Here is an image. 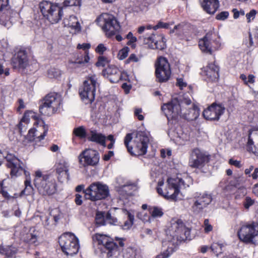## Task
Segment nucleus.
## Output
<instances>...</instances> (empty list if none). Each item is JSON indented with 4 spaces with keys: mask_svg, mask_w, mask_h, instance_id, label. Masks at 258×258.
<instances>
[{
    "mask_svg": "<svg viewBox=\"0 0 258 258\" xmlns=\"http://www.w3.org/2000/svg\"><path fill=\"white\" fill-rule=\"evenodd\" d=\"M209 160L208 155L199 149H195L190 154L189 165L192 168H201L204 166Z\"/></svg>",
    "mask_w": 258,
    "mask_h": 258,
    "instance_id": "obj_18",
    "label": "nucleus"
},
{
    "mask_svg": "<svg viewBox=\"0 0 258 258\" xmlns=\"http://www.w3.org/2000/svg\"><path fill=\"white\" fill-rule=\"evenodd\" d=\"M95 221L98 226L104 225L106 222L115 225L117 222V219L112 217L110 213L99 212L96 213Z\"/></svg>",
    "mask_w": 258,
    "mask_h": 258,
    "instance_id": "obj_25",
    "label": "nucleus"
},
{
    "mask_svg": "<svg viewBox=\"0 0 258 258\" xmlns=\"http://www.w3.org/2000/svg\"><path fill=\"white\" fill-rule=\"evenodd\" d=\"M84 192L87 199L96 201L107 198L109 190L107 185L100 182H95L91 184Z\"/></svg>",
    "mask_w": 258,
    "mask_h": 258,
    "instance_id": "obj_8",
    "label": "nucleus"
},
{
    "mask_svg": "<svg viewBox=\"0 0 258 258\" xmlns=\"http://www.w3.org/2000/svg\"><path fill=\"white\" fill-rule=\"evenodd\" d=\"M25 189L22 191L21 195H29L32 191V187L31 185V182L30 180L27 179L25 181Z\"/></svg>",
    "mask_w": 258,
    "mask_h": 258,
    "instance_id": "obj_42",
    "label": "nucleus"
},
{
    "mask_svg": "<svg viewBox=\"0 0 258 258\" xmlns=\"http://www.w3.org/2000/svg\"><path fill=\"white\" fill-rule=\"evenodd\" d=\"M207 79L212 82H216L219 78V68L214 63H210L205 70Z\"/></svg>",
    "mask_w": 258,
    "mask_h": 258,
    "instance_id": "obj_27",
    "label": "nucleus"
},
{
    "mask_svg": "<svg viewBox=\"0 0 258 258\" xmlns=\"http://www.w3.org/2000/svg\"><path fill=\"white\" fill-rule=\"evenodd\" d=\"M176 84L181 89L186 86V83L183 81V80L182 78H178L177 79Z\"/></svg>",
    "mask_w": 258,
    "mask_h": 258,
    "instance_id": "obj_62",
    "label": "nucleus"
},
{
    "mask_svg": "<svg viewBox=\"0 0 258 258\" xmlns=\"http://www.w3.org/2000/svg\"><path fill=\"white\" fill-rule=\"evenodd\" d=\"M22 119L26 124H28L31 119L34 121V125L44 124L43 120L40 119L37 114L32 111H26Z\"/></svg>",
    "mask_w": 258,
    "mask_h": 258,
    "instance_id": "obj_31",
    "label": "nucleus"
},
{
    "mask_svg": "<svg viewBox=\"0 0 258 258\" xmlns=\"http://www.w3.org/2000/svg\"><path fill=\"white\" fill-rule=\"evenodd\" d=\"M212 251L215 253L217 256L222 253V244L218 243H213L211 247Z\"/></svg>",
    "mask_w": 258,
    "mask_h": 258,
    "instance_id": "obj_41",
    "label": "nucleus"
},
{
    "mask_svg": "<svg viewBox=\"0 0 258 258\" xmlns=\"http://www.w3.org/2000/svg\"><path fill=\"white\" fill-rule=\"evenodd\" d=\"M81 0H65L63 4L64 7L80 6Z\"/></svg>",
    "mask_w": 258,
    "mask_h": 258,
    "instance_id": "obj_44",
    "label": "nucleus"
},
{
    "mask_svg": "<svg viewBox=\"0 0 258 258\" xmlns=\"http://www.w3.org/2000/svg\"><path fill=\"white\" fill-rule=\"evenodd\" d=\"M229 16V13L227 11H224L220 13L216 16V19L219 20H225Z\"/></svg>",
    "mask_w": 258,
    "mask_h": 258,
    "instance_id": "obj_53",
    "label": "nucleus"
},
{
    "mask_svg": "<svg viewBox=\"0 0 258 258\" xmlns=\"http://www.w3.org/2000/svg\"><path fill=\"white\" fill-rule=\"evenodd\" d=\"M104 246L108 250L107 252L108 256H112L116 254L117 251V246L114 242L110 241L109 239L107 243Z\"/></svg>",
    "mask_w": 258,
    "mask_h": 258,
    "instance_id": "obj_35",
    "label": "nucleus"
},
{
    "mask_svg": "<svg viewBox=\"0 0 258 258\" xmlns=\"http://www.w3.org/2000/svg\"><path fill=\"white\" fill-rule=\"evenodd\" d=\"M232 12L233 13V17L234 19H237L240 15L244 16L245 15L244 11L243 10L238 11L236 9H233Z\"/></svg>",
    "mask_w": 258,
    "mask_h": 258,
    "instance_id": "obj_56",
    "label": "nucleus"
},
{
    "mask_svg": "<svg viewBox=\"0 0 258 258\" xmlns=\"http://www.w3.org/2000/svg\"><path fill=\"white\" fill-rule=\"evenodd\" d=\"M153 28L150 25L142 26L138 28V33L141 35L138 37V41L144 44H147L152 49H158L162 50L165 47L164 38L162 36H158L156 37L154 33L148 34L144 32L146 30Z\"/></svg>",
    "mask_w": 258,
    "mask_h": 258,
    "instance_id": "obj_3",
    "label": "nucleus"
},
{
    "mask_svg": "<svg viewBox=\"0 0 258 258\" xmlns=\"http://www.w3.org/2000/svg\"><path fill=\"white\" fill-rule=\"evenodd\" d=\"M128 55V48H124L120 50L118 54V57L119 59L122 60L127 57Z\"/></svg>",
    "mask_w": 258,
    "mask_h": 258,
    "instance_id": "obj_49",
    "label": "nucleus"
},
{
    "mask_svg": "<svg viewBox=\"0 0 258 258\" xmlns=\"http://www.w3.org/2000/svg\"><path fill=\"white\" fill-rule=\"evenodd\" d=\"M142 112V110L141 108H135L134 114L136 116H137L139 120H143L144 118V117L141 113Z\"/></svg>",
    "mask_w": 258,
    "mask_h": 258,
    "instance_id": "obj_58",
    "label": "nucleus"
},
{
    "mask_svg": "<svg viewBox=\"0 0 258 258\" xmlns=\"http://www.w3.org/2000/svg\"><path fill=\"white\" fill-rule=\"evenodd\" d=\"M166 234L170 240L182 241L186 240L190 235V230L186 228L182 221L178 219H172L166 230Z\"/></svg>",
    "mask_w": 258,
    "mask_h": 258,
    "instance_id": "obj_4",
    "label": "nucleus"
},
{
    "mask_svg": "<svg viewBox=\"0 0 258 258\" xmlns=\"http://www.w3.org/2000/svg\"><path fill=\"white\" fill-rule=\"evenodd\" d=\"M96 52L102 54L104 51L106 50V48L104 44L101 43L99 44L95 49Z\"/></svg>",
    "mask_w": 258,
    "mask_h": 258,
    "instance_id": "obj_59",
    "label": "nucleus"
},
{
    "mask_svg": "<svg viewBox=\"0 0 258 258\" xmlns=\"http://www.w3.org/2000/svg\"><path fill=\"white\" fill-rule=\"evenodd\" d=\"M254 203V200L251 199L249 197H246L245 198L244 201L243 202V205L244 208L246 209H248L250 206L253 205Z\"/></svg>",
    "mask_w": 258,
    "mask_h": 258,
    "instance_id": "obj_48",
    "label": "nucleus"
},
{
    "mask_svg": "<svg viewBox=\"0 0 258 258\" xmlns=\"http://www.w3.org/2000/svg\"><path fill=\"white\" fill-rule=\"evenodd\" d=\"M91 45L90 43H84L83 44H78L77 45V49H83L85 51V54L83 56L79 57L74 62L75 63L78 64H85L88 63L89 61L90 57L89 56V49L90 48Z\"/></svg>",
    "mask_w": 258,
    "mask_h": 258,
    "instance_id": "obj_28",
    "label": "nucleus"
},
{
    "mask_svg": "<svg viewBox=\"0 0 258 258\" xmlns=\"http://www.w3.org/2000/svg\"><path fill=\"white\" fill-rule=\"evenodd\" d=\"M173 252L172 247H168L165 251L156 256V258H168Z\"/></svg>",
    "mask_w": 258,
    "mask_h": 258,
    "instance_id": "obj_43",
    "label": "nucleus"
},
{
    "mask_svg": "<svg viewBox=\"0 0 258 258\" xmlns=\"http://www.w3.org/2000/svg\"><path fill=\"white\" fill-rule=\"evenodd\" d=\"M229 163L238 168H240L241 166L240 162L239 161L235 160L233 159H230L229 160Z\"/></svg>",
    "mask_w": 258,
    "mask_h": 258,
    "instance_id": "obj_61",
    "label": "nucleus"
},
{
    "mask_svg": "<svg viewBox=\"0 0 258 258\" xmlns=\"http://www.w3.org/2000/svg\"><path fill=\"white\" fill-rule=\"evenodd\" d=\"M182 112L180 116L188 121L196 120L199 116V109L191 103L190 99L184 98L181 101Z\"/></svg>",
    "mask_w": 258,
    "mask_h": 258,
    "instance_id": "obj_15",
    "label": "nucleus"
},
{
    "mask_svg": "<svg viewBox=\"0 0 258 258\" xmlns=\"http://www.w3.org/2000/svg\"><path fill=\"white\" fill-rule=\"evenodd\" d=\"M149 139L142 132L127 134L124 144L127 151L132 155L140 156L147 153Z\"/></svg>",
    "mask_w": 258,
    "mask_h": 258,
    "instance_id": "obj_1",
    "label": "nucleus"
},
{
    "mask_svg": "<svg viewBox=\"0 0 258 258\" xmlns=\"http://www.w3.org/2000/svg\"><path fill=\"white\" fill-rule=\"evenodd\" d=\"M204 10L210 14H213L218 9V0H200Z\"/></svg>",
    "mask_w": 258,
    "mask_h": 258,
    "instance_id": "obj_26",
    "label": "nucleus"
},
{
    "mask_svg": "<svg viewBox=\"0 0 258 258\" xmlns=\"http://www.w3.org/2000/svg\"><path fill=\"white\" fill-rule=\"evenodd\" d=\"M58 174V179L60 182H63L64 180H68L69 178V173L67 171V175H65L63 173Z\"/></svg>",
    "mask_w": 258,
    "mask_h": 258,
    "instance_id": "obj_60",
    "label": "nucleus"
},
{
    "mask_svg": "<svg viewBox=\"0 0 258 258\" xmlns=\"http://www.w3.org/2000/svg\"><path fill=\"white\" fill-rule=\"evenodd\" d=\"M97 83V77L95 75L89 76L80 88L79 94L86 104L91 103L95 99Z\"/></svg>",
    "mask_w": 258,
    "mask_h": 258,
    "instance_id": "obj_7",
    "label": "nucleus"
},
{
    "mask_svg": "<svg viewBox=\"0 0 258 258\" xmlns=\"http://www.w3.org/2000/svg\"><path fill=\"white\" fill-rule=\"evenodd\" d=\"M211 194L204 192L197 194L193 199V204L190 207V211L194 215L201 213L212 202Z\"/></svg>",
    "mask_w": 258,
    "mask_h": 258,
    "instance_id": "obj_14",
    "label": "nucleus"
},
{
    "mask_svg": "<svg viewBox=\"0 0 258 258\" xmlns=\"http://www.w3.org/2000/svg\"><path fill=\"white\" fill-rule=\"evenodd\" d=\"M124 214L127 216V219L121 225V227L124 230L129 229L133 225L134 220V216L125 210H122Z\"/></svg>",
    "mask_w": 258,
    "mask_h": 258,
    "instance_id": "obj_33",
    "label": "nucleus"
},
{
    "mask_svg": "<svg viewBox=\"0 0 258 258\" xmlns=\"http://www.w3.org/2000/svg\"><path fill=\"white\" fill-rule=\"evenodd\" d=\"M12 64L15 69H25L28 64V59L25 50H19L13 57Z\"/></svg>",
    "mask_w": 258,
    "mask_h": 258,
    "instance_id": "obj_23",
    "label": "nucleus"
},
{
    "mask_svg": "<svg viewBox=\"0 0 258 258\" xmlns=\"http://www.w3.org/2000/svg\"><path fill=\"white\" fill-rule=\"evenodd\" d=\"M27 124H26L24 121H22V119L21 120L18 124V128L21 134H22L23 133L26 132L27 128Z\"/></svg>",
    "mask_w": 258,
    "mask_h": 258,
    "instance_id": "obj_52",
    "label": "nucleus"
},
{
    "mask_svg": "<svg viewBox=\"0 0 258 258\" xmlns=\"http://www.w3.org/2000/svg\"><path fill=\"white\" fill-rule=\"evenodd\" d=\"M7 161V166L11 169V175L12 177H17L24 173L26 176L29 175L28 172L24 168L23 163L18 158L8 155L6 157Z\"/></svg>",
    "mask_w": 258,
    "mask_h": 258,
    "instance_id": "obj_19",
    "label": "nucleus"
},
{
    "mask_svg": "<svg viewBox=\"0 0 258 258\" xmlns=\"http://www.w3.org/2000/svg\"><path fill=\"white\" fill-rule=\"evenodd\" d=\"M59 243L62 250L67 255L76 254L79 250V242L78 238L73 234L66 233L59 238Z\"/></svg>",
    "mask_w": 258,
    "mask_h": 258,
    "instance_id": "obj_12",
    "label": "nucleus"
},
{
    "mask_svg": "<svg viewBox=\"0 0 258 258\" xmlns=\"http://www.w3.org/2000/svg\"><path fill=\"white\" fill-rule=\"evenodd\" d=\"M162 109L168 120H176L181 114V101L179 102L177 99L174 98L170 102L164 104Z\"/></svg>",
    "mask_w": 258,
    "mask_h": 258,
    "instance_id": "obj_17",
    "label": "nucleus"
},
{
    "mask_svg": "<svg viewBox=\"0 0 258 258\" xmlns=\"http://www.w3.org/2000/svg\"><path fill=\"white\" fill-rule=\"evenodd\" d=\"M138 59L136 55L134 54H132L128 59L126 60V63H130V62H137Z\"/></svg>",
    "mask_w": 258,
    "mask_h": 258,
    "instance_id": "obj_63",
    "label": "nucleus"
},
{
    "mask_svg": "<svg viewBox=\"0 0 258 258\" xmlns=\"http://www.w3.org/2000/svg\"><path fill=\"white\" fill-rule=\"evenodd\" d=\"M89 141L95 142L103 147H106V137L97 133L96 131H91L88 137Z\"/></svg>",
    "mask_w": 258,
    "mask_h": 258,
    "instance_id": "obj_30",
    "label": "nucleus"
},
{
    "mask_svg": "<svg viewBox=\"0 0 258 258\" xmlns=\"http://www.w3.org/2000/svg\"><path fill=\"white\" fill-rule=\"evenodd\" d=\"M123 258H140V255L136 250L128 248L123 253Z\"/></svg>",
    "mask_w": 258,
    "mask_h": 258,
    "instance_id": "obj_38",
    "label": "nucleus"
},
{
    "mask_svg": "<svg viewBox=\"0 0 258 258\" xmlns=\"http://www.w3.org/2000/svg\"><path fill=\"white\" fill-rule=\"evenodd\" d=\"M213 34L209 32L199 40V46L202 51L211 54L213 51Z\"/></svg>",
    "mask_w": 258,
    "mask_h": 258,
    "instance_id": "obj_24",
    "label": "nucleus"
},
{
    "mask_svg": "<svg viewBox=\"0 0 258 258\" xmlns=\"http://www.w3.org/2000/svg\"><path fill=\"white\" fill-rule=\"evenodd\" d=\"M225 111V107L223 104L215 102L204 110L203 115L207 120L218 121Z\"/></svg>",
    "mask_w": 258,
    "mask_h": 258,
    "instance_id": "obj_16",
    "label": "nucleus"
},
{
    "mask_svg": "<svg viewBox=\"0 0 258 258\" xmlns=\"http://www.w3.org/2000/svg\"><path fill=\"white\" fill-rule=\"evenodd\" d=\"M94 238H95L97 240L99 244L103 245V246L107 243V241L109 239V237L106 235L100 234H96L94 237Z\"/></svg>",
    "mask_w": 258,
    "mask_h": 258,
    "instance_id": "obj_40",
    "label": "nucleus"
},
{
    "mask_svg": "<svg viewBox=\"0 0 258 258\" xmlns=\"http://www.w3.org/2000/svg\"><path fill=\"white\" fill-rule=\"evenodd\" d=\"M239 239L247 244H254L258 238V223L251 222L242 226L238 232Z\"/></svg>",
    "mask_w": 258,
    "mask_h": 258,
    "instance_id": "obj_11",
    "label": "nucleus"
},
{
    "mask_svg": "<svg viewBox=\"0 0 258 258\" xmlns=\"http://www.w3.org/2000/svg\"><path fill=\"white\" fill-rule=\"evenodd\" d=\"M74 133L77 136L80 137L82 138H84L86 136L85 130L82 126H80L75 128L74 131Z\"/></svg>",
    "mask_w": 258,
    "mask_h": 258,
    "instance_id": "obj_46",
    "label": "nucleus"
},
{
    "mask_svg": "<svg viewBox=\"0 0 258 258\" xmlns=\"http://www.w3.org/2000/svg\"><path fill=\"white\" fill-rule=\"evenodd\" d=\"M82 196L79 194L76 195L75 198V203L77 205H81L83 203V201L82 200Z\"/></svg>",
    "mask_w": 258,
    "mask_h": 258,
    "instance_id": "obj_64",
    "label": "nucleus"
},
{
    "mask_svg": "<svg viewBox=\"0 0 258 258\" xmlns=\"http://www.w3.org/2000/svg\"><path fill=\"white\" fill-rule=\"evenodd\" d=\"M204 230L206 233H208L212 231L213 229L212 226L209 224V221L208 219H205L204 222Z\"/></svg>",
    "mask_w": 258,
    "mask_h": 258,
    "instance_id": "obj_54",
    "label": "nucleus"
},
{
    "mask_svg": "<svg viewBox=\"0 0 258 258\" xmlns=\"http://www.w3.org/2000/svg\"><path fill=\"white\" fill-rule=\"evenodd\" d=\"M36 127L30 129L27 135V139L33 141H40L43 140L48 131V126L44 123L37 124Z\"/></svg>",
    "mask_w": 258,
    "mask_h": 258,
    "instance_id": "obj_21",
    "label": "nucleus"
},
{
    "mask_svg": "<svg viewBox=\"0 0 258 258\" xmlns=\"http://www.w3.org/2000/svg\"><path fill=\"white\" fill-rule=\"evenodd\" d=\"M169 24L167 23H164L163 22H159L158 24L153 27V29L155 30L161 28H168Z\"/></svg>",
    "mask_w": 258,
    "mask_h": 258,
    "instance_id": "obj_55",
    "label": "nucleus"
},
{
    "mask_svg": "<svg viewBox=\"0 0 258 258\" xmlns=\"http://www.w3.org/2000/svg\"><path fill=\"white\" fill-rule=\"evenodd\" d=\"M126 38L130 40L127 43V44L128 45L131 44V43H134L138 40L136 37L133 36V34L131 32H130L126 35Z\"/></svg>",
    "mask_w": 258,
    "mask_h": 258,
    "instance_id": "obj_57",
    "label": "nucleus"
},
{
    "mask_svg": "<svg viewBox=\"0 0 258 258\" xmlns=\"http://www.w3.org/2000/svg\"><path fill=\"white\" fill-rule=\"evenodd\" d=\"M150 214L153 218L161 217L163 215L162 209L156 206L150 207L149 208Z\"/></svg>",
    "mask_w": 258,
    "mask_h": 258,
    "instance_id": "obj_37",
    "label": "nucleus"
},
{
    "mask_svg": "<svg viewBox=\"0 0 258 258\" xmlns=\"http://www.w3.org/2000/svg\"><path fill=\"white\" fill-rule=\"evenodd\" d=\"M167 186L163 192L161 187L157 188L159 194L163 196L167 199L173 201L180 200L181 197L178 196L179 194V188H185L184 181L180 177L169 178L167 179Z\"/></svg>",
    "mask_w": 258,
    "mask_h": 258,
    "instance_id": "obj_5",
    "label": "nucleus"
},
{
    "mask_svg": "<svg viewBox=\"0 0 258 258\" xmlns=\"http://www.w3.org/2000/svg\"><path fill=\"white\" fill-rule=\"evenodd\" d=\"M63 23L64 26L70 27L74 30V33L80 32L81 31V26L77 18L75 16H71L69 18L65 19Z\"/></svg>",
    "mask_w": 258,
    "mask_h": 258,
    "instance_id": "obj_29",
    "label": "nucleus"
},
{
    "mask_svg": "<svg viewBox=\"0 0 258 258\" xmlns=\"http://www.w3.org/2000/svg\"><path fill=\"white\" fill-rule=\"evenodd\" d=\"M47 76L51 79H58L61 75V71L55 68H51L47 71Z\"/></svg>",
    "mask_w": 258,
    "mask_h": 258,
    "instance_id": "obj_39",
    "label": "nucleus"
},
{
    "mask_svg": "<svg viewBox=\"0 0 258 258\" xmlns=\"http://www.w3.org/2000/svg\"><path fill=\"white\" fill-rule=\"evenodd\" d=\"M105 77L108 78L111 83H116L119 80H123L126 77V74L121 73L119 69L114 66H108L103 72Z\"/></svg>",
    "mask_w": 258,
    "mask_h": 258,
    "instance_id": "obj_22",
    "label": "nucleus"
},
{
    "mask_svg": "<svg viewBox=\"0 0 258 258\" xmlns=\"http://www.w3.org/2000/svg\"><path fill=\"white\" fill-rule=\"evenodd\" d=\"M171 69L167 59L163 57H160L156 63L155 74L158 82H166L171 76Z\"/></svg>",
    "mask_w": 258,
    "mask_h": 258,
    "instance_id": "obj_13",
    "label": "nucleus"
},
{
    "mask_svg": "<svg viewBox=\"0 0 258 258\" xmlns=\"http://www.w3.org/2000/svg\"><path fill=\"white\" fill-rule=\"evenodd\" d=\"M252 132L249 131V134H248V139L247 142V148L248 149V151L250 152V149H251V148H254V142L253 141V139L252 138Z\"/></svg>",
    "mask_w": 258,
    "mask_h": 258,
    "instance_id": "obj_51",
    "label": "nucleus"
},
{
    "mask_svg": "<svg viewBox=\"0 0 258 258\" xmlns=\"http://www.w3.org/2000/svg\"><path fill=\"white\" fill-rule=\"evenodd\" d=\"M108 63L107 59L103 56H100L98 57V61L96 63L97 67H105Z\"/></svg>",
    "mask_w": 258,
    "mask_h": 258,
    "instance_id": "obj_47",
    "label": "nucleus"
},
{
    "mask_svg": "<svg viewBox=\"0 0 258 258\" xmlns=\"http://www.w3.org/2000/svg\"><path fill=\"white\" fill-rule=\"evenodd\" d=\"M39 8L43 16L52 24L58 23L63 15L62 7L58 4L43 1L39 4Z\"/></svg>",
    "mask_w": 258,
    "mask_h": 258,
    "instance_id": "obj_6",
    "label": "nucleus"
},
{
    "mask_svg": "<svg viewBox=\"0 0 258 258\" xmlns=\"http://www.w3.org/2000/svg\"><path fill=\"white\" fill-rule=\"evenodd\" d=\"M34 183L39 192L43 196H50L56 192V181L51 174H43L41 171H36Z\"/></svg>",
    "mask_w": 258,
    "mask_h": 258,
    "instance_id": "obj_2",
    "label": "nucleus"
},
{
    "mask_svg": "<svg viewBox=\"0 0 258 258\" xmlns=\"http://www.w3.org/2000/svg\"><path fill=\"white\" fill-rule=\"evenodd\" d=\"M256 14V11L255 10H251L249 13L246 14V17L248 23L253 20Z\"/></svg>",
    "mask_w": 258,
    "mask_h": 258,
    "instance_id": "obj_50",
    "label": "nucleus"
},
{
    "mask_svg": "<svg viewBox=\"0 0 258 258\" xmlns=\"http://www.w3.org/2000/svg\"><path fill=\"white\" fill-rule=\"evenodd\" d=\"M99 24L108 37H111L118 33L120 26L116 18L112 15L104 13L97 19Z\"/></svg>",
    "mask_w": 258,
    "mask_h": 258,
    "instance_id": "obj_9",
    "label": "nucleus"
},
{
    "mask_svg": "<svg viewBox=\"0 0 258 258\" xmlns=\"http://www.w3.org/2000/svg\"><path fill=\"white\" fill-rule=\"evenodd\" d=\"M69 164L65 161H62L60 162L57 165L56 171L57 174H60L63 173L65 175H67V171H69Z\"/></svg>",
    "mask_w": 258,
    "mask_h": 258,
    "instance_id": "obj_36",
    "label": "nucleus"
},
{
    "mask_svg": "<svg viewBox=\"0 0 258 258\" xmlns=\"http://www.w3.org/2000/svg\"><path fill=\"white\" fill-rule=\"evenodd\" d=\"M190 28V26L189 24L182 23L175 26L170 32L176 33L178 35H181L188 33Z\"/></svg>",
    "mask_w": 258,
    "mask_h": 258,
    "instance_id": "obj_32",
    "label": "nucleus"
},
{
    "mask_svg": "<svg viewBox=\"0 0 258 258\" xmlns=\"http://www.w3.org/2000/svg\"><path fill=\"white\" fill-rule=\"evenodd\" d=\"M17 249L13 246L0 247V253L6 255L7 257L12 256L16 253Z\"/></svg>",
    "mask_w": 258,
    "mask_h": 258,
    "instance_id": "obj_34",
    "label": "nucleus"
},
{
    "mask_svg": "<svg viewBox=\"0 0 258 258\" xmlns=\"http://www.w3.org/2000/svg\"><path fill=\"white\" fill-rule=\"evenodd\" d=\"M99 160V153L94 150H85L79 156V163L84 167L95 165L98 163Z\"/></svg>",
    "mask_w": 258,
    "mask_h": 258,
    "instance_id": "obj_20",
    "label": "nucleus"
},
{
    "mask_svg": "<svg viewBox=\"0 0 258 258\" xmlns=\"http://www.w3.org/2000/svg\"><path fill=\"white\" fill-rule=\"evenodd\" d=\"M38 235L37 233H29L27 235V241L30 244H37Z\"/></svg>",
    "mask_w": 258,
    "mask_h": 258,
    "instance_id": "obj_45",
    "label": "nucleus"
},
{
    "mask_svg": "<svg viewBox=\"0 0 258 258\" xmlns=\"http://www.w3.org/2000/svg\"><path fill=\"white\" fill-rule=\"evenodd\" d=\"M61 98L56 93H50L45 96L42 105L39 107L41 113L45 115H50L55 113L61 104Z\"/></svg>",
    "mask_w": 258,
    "mask_h": 258,
    "instance_id": "obj_10",
    "label": "nucleus"
}]
</instances>
